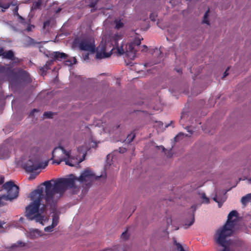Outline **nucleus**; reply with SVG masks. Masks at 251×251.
I'll return each instance as SVG.
<instances>
[{"instance_id": "obj_1", "label": "nucleus", "mask_w": 251, "mask_h": 251, "mask_svg": "<svg viewBox=\"0 0 251 251\" xmlns=\"http://www.w3.org/2000/svg\"><path fill=\"white\" fill-rule=\"evenodd\" d=\"M75 178H61L57 179L52 186L50 180L45 181L43 183L45 186L44 199L46 204L50 205L52 213L56 210L55 206L58 199L61 197L66 190L76 188L75 186Z\"/></svg>"}, {"instance_id": "obj_2", "label": "nucleus", "mask_w": 251, "mask_h": 251, "mask_svg": "<svg viewBox=\"0 0 251 251\" xmlns=\"http://www.w3.org/2000/svg\"><path fill=\"white\" fill-rule=\"evenodd\" d=\"M237 211H231L228 215L226 224L219 229L215 234L216 242L218 244L224 248L222 251H230L229 247L231 244V241L226 240V238L232 234V228L237 221Z\"/></svg>"}, {"instance_id": "obj_3", "label": "nucleus", "mask_w": 251, "mask_h": 251, "mask_svg": "<svg viewBox=\"0 0 251 251\" xmlns=\"http://www.w3.org/2000/svg\"><path fill=\"white\" fill-rule=\"evenodd\" d=\"M30 197L33 201L26 207V216L29 220L35 219L37 222L42 223L43 217L39 213V210L44 198L43 188L38 187L33 191Z\"/></svg>"}, {"instance_id": "obj_4", "label": "nucleus", "mask_w": 251, "mask_h": 251, "mask_svg": "<svg viewBox=\"0 0 251 251\" xmlns=\"http://www.w3.org/2000/svg\"><path fill=\"white\" fill-rule=\"evenodd\" d=\"M28 150L30 152V155L29 159L23 164V168L26 172L31 173L41 167L39 157L36 154L39 151V149L34 144L30 143L28 145Z\"/></svg>"}, {"instance_id": "obj_5", "label": "nucleus", "mask_w": 251, "mask_h": 251, "mask_svg": "<svg viewBox=\"0 0 251 251\" xmlns=\"http://www.w3.org/2000/svg\"><path fill=\"white\" fill-rule=\"evenodd\" d=\"M2 187L7 191V195L2 196L4 200H12L18 197L19 188L13 181L6 182L3 185Z\"/></svg>"}, {"instance_id": "obj_6", "label": "nucleus", "mask_w": 251, "mask_h": 251, "mask_svg": "<svg viewBox=\"0 0 251 251\" xmlns=\"http://www.w3.org/2000/svg\"><path fill=\"white\" fill-rule=\"evenodd\" d=\"M110 43L101 42L97 49L96 58L101 59L109 57L112 54L114 47L111 48Z\"/></svg>"}, {"instance_id": "obj_7", "label": "nucleus", "mask_w": 251, "mask_h": 251, "mask_svg": "<svg viewBox=\"0 0 251 251\" xmlns=\"http://www.w3.org/2000/svg\"><path fill=\"white\" fill-rule=\"evenodd\" d=\"M115 46L117 49V50L120 55L125 54L126 56L131 60H134L136 56V50L133 44L129 43L126 46V50L125 51L124 49V44H122L119 46L118 42L115 40Z\"/></svg>"}, {"instance_id": "obj_8", "label": "nucleus", "mask_w": 251, "mask_h": 251, "mask_svg": "<svg viewBox=\"0 0 251 251\" xmlns=\"http://www.w3.org/2000/svg\"><path fill=\"white\" fill-rule=\"evenodd\" d=\"M79 48L81 50L88 51L94 53L96 52L94 41L89 39L81 40L79 43Z\"/></svg>"}, {"instance_id": "obj_9", "label": "nucleus", "mask_w": 251, "mask_h": 251, "mask_svg": "<svg viewBox=\"0 0 251 251\" xmlns=\"http://www.w3.org/2000/svg\"><path fill=\"white\" fill-rule=\"evenodd\" d=\"M19 80L24 83H30L32 81L29 77V74L23 70L19 71L16 77L14 79L10 80L11 87L14 86Z\"/></svg>"}, {"instance_id": "obj_10", "label": "nucleus", "mask_w": 251, "mask_h": 251, "mask_svg": "<svg viewBox=\"0 0 251 251\" xmlns=\"http://www.w3.org/2000/svg\"><path fill=\"white\" fill-rule=\"evenodd\" d=\"M60 149L62 151L63 153L66 155V157L64 158V162H65V164L68 165L69 166H74L75 164L73 163L72 160L74 159V158L71 156V151H66L63 147L61 146H59L58 147H56L54 149L53 151H52V158H55V151L58 150Z\"/></svg>"}, {"instance_id": "obj_11", "label": "nucleus", "mask_w": 251, "mask_h": 251, "mask_svg": "<svg viewBox=\"0 0 251 251\" xmlns=\"http://www.w3.org/2000/svg\"><path fill=\"white\" fill-rule=\"evenodd\" d=\"M100 177V176H96L92 171L86 169L81 173V175L78 177L77 180L80 182H84L88 180L92 181L94 179L97 180Z\"/></svg>"}, {"instance_id": "obj_12", "label": "nucleus", "mask_w": 251, "mask_h": 251, "mask_svg": "<svg viewBox=\"0 0 251 251\" xmlns=\"http://www.w3.org/2000/svg\"><path fill=\"white\" fill-rule=\"evenodd\" d=\"M198 204H194L191 206V208L192 209V213L189 214V219L190 222H189L188 219H185L183 223V226L185 228H188L191 226L195 222V213L198 207Z\"/></svg>"}, {"instance_id": "obj_13", "label": "nucleus", "mask_w": 251, "mask_h": 251, "mask_svg": "<svg viewBox=\"0 0 251 251\" xmlns=\"http://www.w3.org/2000/svg\"><path fill=\"white\" fill-rule=\"evenodd\" d=\"M25 243L22 241H18L11 246L5 247V250L6 251H21V248L25 247Z\"/></svg>"}, {"instance_id": "obj_14", "label": "nucleus", "mask_w": 251, "mask_h": 251, "mask_svg": "<svg viewBox=\"0 0 251 251\" xmlns=\"http://www.w3.org/2000/svg\"><path fill=\"white\" fill-rule=\"evenodd\" d=\"M26 236L30 239L33 240L42 236V232L37 229H30L27 232Z\"/></svg>"}, {"instance_id": "obj_15", "label": "nucleus", "mask_w": 251, "mask_h": 251, "mask_svg": "<svg viewBox=\"0 0 251 251\" xmlns=\"http://www.w3.org/2000/svg\"><path fill=\"white\" fill-rule=\"evenodd\" d=\"M50 57H52L54 60L62 61V60L66 59L68 56L67 54L64 52H60L59 51H55L50 54Z\"/></svg>"}, {"instance_id": "obj_16", "label": "nucleus", "mask_w": 251, "mask_h": 251, "mask_svg": "<svg viewBox=\"0 0 251 251\" xmlns=\"http://www.w3.org/2000/svg\"><path fill=\"white\" fill-rule=\"evenodd\" d=\"M2 58L20 62L19 59L14 56V53L12 50L4 51Z\"/></svg>"}, {"instance_id": "obj_17", "label": "nucleus", "mask_w": 251, "mask_h": 251, "mask_svg": "<svg viewBox=\"0 0 251 251\" xmlns=\"http://www.w3.org/2000/svg\"><path fill=\"white\" fill-rule=\"evenodd\" d=\"M17 5L16 1H12L11 2L5 3L4 0H0V7L2 8V12H4L5 9L9 8L10 5Z\"/></svg>"}, {"instance_id": "obj_18", "label": "nucleus", "mask_w": 251, "mask_h": 251, "mask_svg": "<svg viewBox=\"0 0 251 251\" xmlns=\"http://www.w3.org/2000/svg\"><path fill=\"white\" fill-rule=\"evenodd\" d=\"M226 198L225 197H219L217 195H216V196L213 198V200L218 203L219 207H221L222 206L223 203L226 201Z\"/></svg>"}, {"instance_id": "obj_19", "label": "nucleus", "mask_w": 251, "mask_h": 251, "mask_svg": "<svg viewBox=\"0 0 251 251\" xmlns=\"http://www.w3.org/2000/svg\"><path fill=\"white\" fill-rule=\"evenodd\" d=\"M251 201V193L248 194L246 196L243 197L241 199V202L244 205H246L247 203Z\"/></svg>"}, {"instance_id": "obj_20", "label": "nucleus", "mask_w": 251, "mask_h": 251, "mask_svg": "<svg viewBox=\"0 0 251 251\" xmlns=\"http://www.w3.org/2000/svg\"><path fill=\"white\" fill-rule=\"evenodd\" d=\"M102 251H125V250L122 245H117L114 246L113 249H106Z\"/></svg>"}, {"instance_id": "obj_21", "label": "nucleus", "mask_w": 251, "mask_h": 251, "mask_svg": "<svg viewBox=\"0 0 251 251\" xmlns=\"http://www.w3.org/2000/svg\"><path fill=\"white\" fill-rule=\"evenodd\" d=\"M52 224L56 226L59 222V216L57 214L54 213L52 215Z\"/></svg>"}, {"instance_id": "obj_22", "label": "nucleus", "mask_w": 251, "mask_h": 251, "mask_svg": "<svg viewBox=\"0 0 251 251\" xmlns=\"http://www.w3.org/2000/svg\"><path fill=\"white\" fill-rule=\"evenodd\" d=\"M210 10L208 9L206 12L205 13L204 16H203V19L202 20V23L206 24L207 25H209L210 24L209 21L208 20V14L209 13Z\"/></svg>"}, {"instance_id": "obj_23", "label": "nucleus", "mask_w": 251, "mask_h": 251, "mask_svg": "<svg viewBox=\"0 0 251 251\" xmlns=\"http://www.w3.org/2000/svg\"><path fill=\"white\" fill-rule=\"evenodd\" d=\"M174 243L176 246L177 251H185L182 246L177 243L176 239H174Z\"/></svg>"}, {"instance_id": "obj_24", "label": "nucleus", "mask_w": 251, "mask_h": 251, "mask_svg": "<svg viewBox=\"0 0 251 251\" xmlns=\"http://www.w3.org/2000/svg\"><path fill=\"white\" fill-rule=\"evenodd\" d=\"M114 22L116 24L115 28L119 29L124 26V24L121 21V20H115Z\"/></svg>"}, {"instance_id": "obj_25", "label": "nucleus", "mask_w": 251, "mask_h": 251, "mask_svg": "<svg viewBox=\"0 0 251 251\" xmlns=\"http://www.w3.org/2000/svg\"><path fill=\"white\" fill-rule=\"evenodd\" d=\"M54 61V60L53 59L47 61L46 64L44 66L43 68L48 70L50 68V67L53 64Z\"/></svg>"}, {"instance_id": "obj_26", "label": "nucleus", "mask_w": 251, "mask_h": 251, "mask_svg": "<svg viewBox=\"0 0 251 251\" xmlns=\"http://www.w3.org/2000/svg\"><path fill=\"white\" fill-rule=\"evenodd\" d=\"M135 137V134L131 133L130 134H128L126 138V142L130 143L133 140Z\"/></svg>"}, {"instance_id": "obj_27", "label": "nucleus", "mask_w": 251, "mask_h": 251, "mask_svg": "<svg viewBox=\"0 0 251 251\" xmlns=\"http://www.w3.org/2000/svg\"><path fill=\"white\" fill-rule=\"evenodd\" d=\"M73 62H72V61L71 60H66V64L69 65H72L73 64H75L77 63V60L76 59V58L75 57H74L73 58Z\"/></svg>"}, {"instance_id": "obj_28", "label": "nucleus", "mask_w": 251, "mask_h": 251, "mask_svg": "<svg viewBox=\"0 0 251 251\" xmlns=\"http://www.w3.org/2000/svg\"><path fill=\"white\" fill-rule=\"evenodd\" d=\"M42 2L41 0H38L33 3V7L34 9L38 8L41 5Z\"/></svg>"}, {"instance_id": "obj_29", "label": "nucleus", "mask_w": 251, "mask_h": 251, "mask_svg": "<svg viewBox=\"0 0 251 251\" xmlns=\"http://www.w3.org/2000/svg\"><path fill=\"white\" fill-rule=\"evenodd\" d=\"M133 44V46L135 47V46H139L140 45L141 43V39L139 38H135L133 42L131 43Z\"/></svg>"}, {"instance_id": "obj_30", "label": "nucleus", "mask_w": 251, "mask_h": 251, "mask_svg": "<svg viewBox=\"0 0 251 251\" xmlns=\"http://www.w3.org/2000/svg\"><path fill=\"white\" fill-rule=\"evenodd\" d=\"M8 71V69L5 67L0 65V74H6Z\"/></svg>"}, {"instance_id": "obj_31", "label": "nucleus", "mask_w": 251, "mask_h": 251, "mask_svg": "<svg viewBox=\"0 0 251 251\" xmlns=\"http://www.w3.org/2000/svg\"><path fill=\"white\" fill-rule=\"evenodd\" d=\"M202 199L203 200V202L205 203H209V199L207 198L205 194L204 193H203L202 195Z\"/></svg>"}, {"instance_id": "obj_32", "label": "nucleus", "mask_w": 251, "mask_h": 251, "mask_svg": "<svg viewBox=\"0 0 251 251\" xmlns=\"http://www.w3.org/2000/svg\"><path fill=\"white\" fill-rule=\"evenodd\" d=\"M157 17V15L155 13H151V14L150 15V19L152 21H155Z\"/></svg>"}, {"instance_id": "obj_33", "label": "nucleus", "mask_w": 251, "mask_h": 251, "mask_svg": "<svg viewBox=\"0 0 251 251\" xmlns=\"http://www.w3.org/2000/svg\"><path fill=\"white\" fill-rule=\"evenodd\" d=\"M55 227L52 224L50 226H48L45 228V231L46 232H51L52 230V229Z\"/></svg>"}, {"instance_id": "obj_34", "label": "nucleus", "mask_w": 251, "mask_h": 251, "mask_svg": "<svg viewBox=\"0 0 251 251\" xmlns=\"http://www.w3.org/2000/svg\"><path fill=\"white\" fill-rule=\"evenodd\" d=\"M53 113L51 112H45L44 114V116L47 118H51Z\"/></svg>"}, {"instance_id": "obj_35", "label": "nucleus", "mask_w": 251, "mask_h": 251, "mask_svg": "<svg viewBox=\"0 0 251 251\" xmlns=\"http://www.w3.org/2000/svg\"><path fill=\"white\" fill-rule=\"evenodd\" d=\"M62 161H64V158H59V159H54L53 161V163H55L57 165H59L60 164V163Z\"/></svg>"}, {"instance_id": "obj_36", "label": "nucleus", "mask_w": 251, "mask_h": 251, "mask_svg": "<svg viewBox=\"0 0 251 251\" xmlns=\"http://www.w3.org/2000/svg\"><path fill=\"white\" fill-rule=\"evenodd\" d=\"M128 237V235H127V233L126 231L123 232V233L121 235V238L124 240L127 239Z\"/></svg>"}, {"instance_id": "obj_37", "label": "nucleus", "mask_w": 251, "mask_h": 251, "mask_svg": "<svg viewBox=\"0 0 251 251\" xmlns=\"http://www.w3.org/2000/svg\"><path fill=\"white\" fill-rule=\"evenodd\" d=\"M184 135V133H182V132H180L179 133H178L175 138V140L176 141V142H177L179 140V138L180 136H183Z\"/></svg>"}, {"instance_id": "obj_38", "label": "nucleus", "mask_w": 251, "mask_h": 251, "mask_svg": "<svg viewBox=\"0 0 251 251\" xmlns=\"http://www.w3.org/2000/svg\"><path fill=\"white\" fill-rule=\"evenodd\" d=\"M18 9H19L18 6L16 5V6L15 7V8L13 10V12H14V14L17 15V16H19V14L18 12Z\"/></svg>"}, {"instance_id": "obj_39", "label": "nucleus", "mask_w": 251, "mask_h": 251, "mask_svg": "<svg viewBox=\"0 0 251 251\" xmlns=\"http://www.w3.org/2000/svg\"><path fill=\"white\" fill-rule=\"evenodd\" d=\"M50 25V21L48 20V21H45L44 23L43 28L45 29L47 26H49Z\"/></svg>"}, {"instance_id": "obj_40", "label": "nucleus", "mask_w": 251, "mask_h": 251, "mask_svg": "<svg viewBox=\"0 0 251 251\" xmlns=\"http://www.w3.org/2000/svg\"><path fill=\"white\" fill-rule=\"evenodd\" d=\"M4 181V177L3 176H0V184H2Z\"/></svg>"}, {"instance_id": "obj_41", "label": "nucleus", "mask_w": 251, "mask_h": 251, "mask_svg": "<svg viewBox=\"0 0 251 251\" xmlns=\"http://www.w3.org/2000/svg\"><path fill=\"white\" fill-rule=\"evenodd\" d=\"M4 49L2 47H0V56H2L3 57L4 54Z\"/></svg>"}, {"instance_id": "obj_42", "label": "nucleus", "mask_w": 251, "mask_h": 251, "mask_svg": "<svg viewBox=\"0 0 251 251\" xmlns=\"http://www.w3.org/2000/svg\"><path fill=\"white\" fill-rule=\"evenodd\" d=\"M167 156L168 157H171L172 156V153L171 152V151H167V153H165Z\"/></svg>"}, {"instance_id": "obj_43", "label": "nucleus", "mask_w": 251, "mask_h": 251, "mask_svg": "<svg viewBox=\"0 0 251 251\" xmlns=\"http://www.w3.org/2000/svg\"><path fill=\"white\" fill-rule=\"evenodd\" d=\"M189 126H186L185 127V129L187 130L188 132H189L191 134H192L193 133V131L192 130L189 129Z\"/></svg>"}, {"instance_id": "obj_44", "label": "nucleus", "mask_w": 251, "mask_h": 251, "mask_svg": "<svg viewBox=\"0 0 251 251\" xmlns=\"http://www.w3.org/2000/svg\"><path fill=\"white\" fill-rule=\"evenodd\" d=\"M229 68H228L226 71L225 72L224 74V75H223V78L225 77L227 75H228V73H227V70Z\"/></svg>"}, {"instance_id": "obj_45", "label": "nucleus", "mask_w": 251, "mask_h": 251, "mask_svg": "<svg viewBox=\"0 0 251 251\" xmlns=\"http://www.w3.org/2000/svg\"><path fill=\"white\" fill-rule=\"evenodd\" d=\"M143 48H144V49H143L142 50H141V51H147V46H146V45H143Z\"/></svg>"}, {"instance_id": "obj_46", "label": "nucleus", "mask_w": 251, "mask_h": 251, "mask_svg": "<svg viewBox=\"0 0 251 251\" xmlns=\"http://www.w3.org/2000/svg\"><path fill=\"white\" fill-rule=\"evenodd\" d=\"M3 199L2 197V196H0V205H3V203L2 201V200Z\"/></svg>"}, {"instance_id": "obj_47", "label": "nucleus", "mask_w": 251, "mask_h": 251, "mask_svg": "<svg viewBox=\"0 0 251 251\" xmlns=\"http://www.w3.org/2000/svg\"><path fill=\"white\" fill-rule=\"evenodd\" d=\"M85 155H84L83 156V158L80 159V160L78 162V163H79L81 162L82 161H83L84 160V159H85Z\"/></svg>"}, {"instance_id": "obj_48", "label": "nucleus", "mask_w": 251, "mask_h": 251, "mask_svg": "<svg viewBox=\"0 0 251 251\" xmlns=\"http://www.w3.org/2000/svg\"><path fill=\"white\" fill-rule=\"evenodd\" d=\"M85 155H84L83 156V158L80 159V160L78 162V163H79L81 162L82 161H83L84 160V159H85Z\"/></svg>"}, {"instance_id": "obj_49", "label": "nucleus", "mask_w": 251, "mask_h": 251, "mask_svg": "<svg viewBox=\"0 0 251 251\" xmlns=\"http://www.w3.org/2000/svg\"><path fill=\"white\" fill-rule=\"evenodd\" d=\"M62 10V8H58L55 11V13L56 14H57L58 13H59Z\"/></svg>"}, {"instance_id": "obj_50", "label": "nucleus", "mask_w": 251, "mask_h": 251, "mask_svg": "<svg viewBox=\"0 0 251 251\" xmlns=\"http://www.w3.org/2000/svg\"><path fill=\"white\" fill-rule=\"evenodd\" d=\"M18 16L20 20H21L22 21H25V19H24V18H23V17H22L21 16H20V15H19V16Z\"/></svg>"}, {"instance_id": "obj_51", "label": "nucleus", "mask_w": 251, "mask_h": 251, "mask_svg": "<svg viewBox=\"0 0 251 251\" xmlns=\"http://www.w3.org/2000/svg\"><path fill=\"white\" fill-rule=\"evenodd\" d=\"M4 224V222H2L0 221V228H1L2 227V225Z\"/></svg>"}, {"instance_id": "obj_52", "label": "nucleus", "mask_w": 251, "mask_h": 251, "mask_svg": "<svg viewBox=\"0 0 251 251\" xmlns=\"http://www.w3.org/2000/svg\"><path fill=\"white\" fill-rule=\"evenodd\" d=\"M27 30L28 31H31V26H29L27 28Z\"/></svg>"}, {"instance_id": "obj_53", "label": "nucleus", "mask_w": 251, "mask_h": 251, "mask_svg": "<svg viewBox=\"0 0 251 251\" xmlns=\"http://www.w3.org/2000/svg\"><path fill=\"white\" fill-rule=\"evenodd\" d=\"M156 51L157 53H161V51L159 50H158L157 49H156Z\"/></svg>"}, {"instance_id": "obj_54", "label": "nucleus", "mask_w": 251, "mask_h": 251, "mask_svg": "<svg viewBox=\"0 0 251 251\" xmlns=\"http://www.w3.org/2000/svg\"><path fill=\"white\" fill-rule=\"evenodd\" d=\"M29 39L30 41H31V42L33 43L34 42V40L33 39H32L31 38L29 37Z\"/></svg>"}, {"instance_id": "obj_55", "label": "nucleus", "mask_w": 251, "mask_h": 251, "mask_svg": "<svg viewBox=\"0 0 251 251\" xmlns=\"http://www.w3.org/2000/svg\"><path fill=\"white\" fill-rule=\"evenodd\" d=\"M176 71H177V72H178V73H182V71H181V70H180V69H179V70H177Z\"/></svg>"}, {"instance_id": "obj_56", "label": "nucleus", "mask_w": 251, "mask_h": 251, "mask_svg": "<svg viewBox=\"0 0 251 251\" xmlns=\"http://www.w3.org/2000/svg\"><path fill=\"white\" fill-rule=\"evenodd\" d=\"M162 147L163 151H166L165 148L164 147Z\"/></svg>"}, {"instance_id": "obj_57", "label": "nucleus", "mask_w": 251, "mask_h": 251, "mask_svg": "<svg viewBox=\"0 0 251 251\" xmlns=\"http://www.w3.org/2000/svg\"><path fill=\"white\" fill-rule=\"evenodd\" d=\"M94 5L93 4H91L90 5V6H91V7H94Z\"/></svg>"}, {"instance_id": "obj_58", "label": "nucleus", "mask_w": 251, "mask_h": 251, "mask_svg": "<svg viewBox=\"0 0 251 251\" xmlns=\"http://www.w3.org/2000/svg\"><path fill=\"white\" fill-rule=\"evenodd\" d=\"M46 205H43V208H46Z\"/></svg>"}, {"instance_id": "obj_59", "label": "nucleus", "mask_w": 251, "mask_h": 251, "mask_svg": "<svg viewBox=\"0 0 251 251\" xmlns=\"http://www.w3.org/2000/svg\"><path fill=\"white\" fill-rule=\"evenodd\" d=\"M37 111V110H36V109H34L33 110V111Z\"/></svg>"}, {"instance_id": "obj_60", "label": "nucleus", "mask_w": 251, "mask_h": 251, "mask_svg": "<svg viewBox=\"0 0 251 251\" xmlns=\"http://www.w3.org/2000/svg\"><path fill=\"white\" fill-rule=\"evenodd\" d=\"M88 54L86 55V58H88Z\"/></svg>"}, {"instance_id": "obj_61", "label": "nucleus", "mask_w": 251, "mask_h": 251, "mask_svg": "<svg viewBox=\"0 0 251 251\" xmlns=\"http://www.w3.org/2000/svg\"><path fill=\"white\" fill-rule=\"evenodd\" d=\"M22 219H23V218H21L20 220V221H22Z\"/></svg>"}, {"instance_id": "obj_62", "label": "nucleus", "mask_w": 251, "mask_h": 251, "mask_svg": "<svg viewBox=\"0 0 251 251\" xmlns=\"http://www.w3.org/2000/svg\"><path fill=\"white\" fill-rule=\"evenodd\" d=\"M250 182L251 183V178L249 179Z\"/></svg>"}]
</instances>
